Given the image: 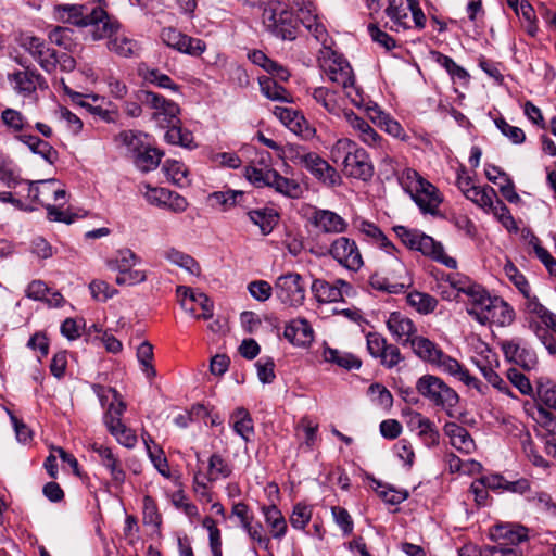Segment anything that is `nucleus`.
Listing matches in <instances>:
<instances>
[{"instance_id":"c9c22d12","label":"nucleus","mask_w":556,"mask_h":556,"mask_svg":"<svg viewBox=\"0 0 556 556\" xmlns=\"http://www.w3.org/2000/svg\"><path fill=\"white\" fill-rule=\"evenodd\" d=\"M108 48L110 51L118 54L123 58H129L136 55L139 50V45L136 40L130 39L124 35L115 33V35L109 40Z\"/></svg>"},{"instance_id":"f257e3e1","label":"nucleus","mask_w":556,"mask_h":556,"mask_svg":"<svg viewBox=\"0 0 556 556\" xmlns=\"http://www.w3.org/2000/svg\"><path fill=\"white\" fill-rule=\"evenodd\" d=\"M410 348L416 356L424 362L437 366L441 371L453 376L467 387L477 389L480 393L485 392V386L480 380L471 376L457 359L445 354L438 344L428 338L418 336L412 341Z\"/></svg>"},{"instance_id":"f03ea898","label":"nucleus","mask_w":556,"mask_h":556,"mask_svg":"<svg viewBox=\"0 0 556 556\" xmlns=\"http://www.w3.org/2000/svg\"><path fill=\"white\" fill-rule=\"evenodd\" d=\"M262 23L271 36L281 40L296 38L298 23L292 12L278 1H269L263 9Z\"/></svg>"},{"instance_id":"774afa93","label":"nucleus","mask_w":556,"mask_h":556,"mask_svg":"<svg viewBox=\"0 0 556 556\" xmlns=\"http://www.w3.org/2000/svg\"><path fill=\"white\" fill-rule=\"evenodd\" d=\"M368 392L370 393L372 401L380 407L389 409L393 405V395L391 392L380 383H374L369 387Z\"/></svg>"},{"instance_id":"9d476101","label":"nucleus","mask_w":556,"mask_h":556,"mask_svg":"<svg viewBox=\"0 0 556 556\" xmlns=\"http://www.w3.org/2000/svg\"><path fill=\"white\" fill-rule=\"evenodd\" d=\"M369 354L380 359V364L387 368H393L403 361L400 349L388 343L386 338L377 332H369L366 337Z\"/></svg>"},{"instance_id":"4468645a","label":"nucleus","mask_w":556,"mask_h":556,"mask_svg":"<svg viewBox=\"0 0 556 556\" xmlns=\"http://www.w3.org/2000/svg\"><path fill=\"white\" fill-rule=\"evenodd\" d=\"M321 68L332 83L345 85L354 74L345 59L334 51L327 49L321 58Z\"/></svg>"},{"instance_id":"aec40b11","label":"nucleus","mask_w":556,"mask_h":556,"mask_svg":"<svg viewBox=\"0 0 556 556\" xmlns=\"http://www.w3.org/2000/svg\"><path fill=\"white\" fill-rule=\"evenodd\" d=\"M410 198L417 204L424 214L437 215L439 205L442 202V195L437 187L426 180L421 188L410 194Z\"/></svg>"},{"instance_id":"4be33fe9","label":"nucleus","mask_w":556,"mask_h":556,"mask_svg":"<svg viewBox=\"0 0 556 556\" xmlns=\"http://www.w3.org/2000/svg\"><path fill=\"white\" fill-rule=\"evenodd\" d=\"M311 220L317 229L331 235L343 233L349 226L344 218L330 210H316Z\"/></svg>"},{"instance_id":"c85d7f7f","label":"nucleus","mask_w":556,"mask_h":556,"mask_svg":"<svg viewBox=\"0 0 556 556\" xmlns=\"http://www.w3.org/2000/svg\"><path fill=\"white\" fill-rule=\"evenodd\" d=\"M444 431L450 438L451 444L459 452L470 454L475 451V441L463 426L456 422H447L444 426Z\"/></svg>"},{"instance_id":"39448f33","label":"nucleus","mask_w":556,"mask_h":556,"mask_svg":"<svg viewBox=\"0 0 556 556\" xmlns=\"http://www.w3.org/2000/svg\"><path fill=\"white\" fill-rule=\"evenodd\" d=\"M140 258L129 249L119 250L116 256L108 265L110 269L117 271L115 282L118 286H135L146 281L147 274L135 269Z\"/></svg>"},{"instance_id":"473e14b6","label":"nucleus","mask_w":556,"mask_h":556,"mask_svg":"<svg viewBox=\"0 0 556 556\" xmlns=\"http://www.w3.org/2000/svg\"><path fill=\"white\" fill-rule=\"evenodd\" d=\"M311 289L319 303H332L342 300V290L337 285H331L324 279H314Z\"/></svg>"},{"instance_id":"7ed1b4c3","label":"nucleus","mask_w":556,"mask_h":556,"mask_svg":"<svg viewBox=\"0 0 556 556\" xmlns=\"http://www.w3.org/2000/svg\"><path fill=\"white\" fill-rule=\"evenodd\" d=\"M374 289L388 293H401L412 285L405 265L396 257H391L386 267L370 276Z\"/></svg>"},{"instance_id":"2f4dec72","label":"nucleus","mask_w":556,"mask_h":556,"mask_svg":"<svg viewBox=\"0 0 556 556\" xmlns=\"http://www.w3.org/2000/svg\"><path fill=\"white\" fill-rule=\"evenodd\" d=\"M250 220L260 227L263 235H269L279 222V214L271 207L249 210L247 212Z\"/></svg>"},{"instance_id":"c756f323","label":"nucleus","mask_w":556,"mask_h":556,"mask_svg":"<svg viewBox=\"0 0 556 556\" xmlns=\"http://www.w3.org/2000/svg\"><path fill=\"white\" fill-rule=\"evenodd\" d=\"M17 139L25 143L33 153L40 155L49 164L53 165L58 161L59 153L48 141L27 134L18 135Z\"/></svg>"},{"instance_id":"09e8293b","label":"nucleus","mask_w":556,"mask_h":556,"mask_svg":"<svg viewBox=\"0 0 556 556\" xmlns=\"http://www.w3.org/2000/svg\"><path fill=\"white\" fill-rule=\"evenodd\" d=\"M262 93L273 101L290 102L288 91L280 86L275 79L265 77L260 79Z\"/></svg>"},{"instance_id":"4d7b16f0","label":"nucleus","mask_w":556,"mask_h":556,"mask_svg":"<svg viewBox=\"0 0 556 556\" xmlns=\"http://www.w3.org/2000/svg\"><path fill=\"white\" fill-rule=\"evenodd\" d=\"M108 430L125 447L131 448L137 444V435L122 421H114V425L108 427Z\"/></svg>"},{"instance_id":"864d4df0","label":"nucleus","mask_w":556,"mask_h":556,"mask_svg":"<svg viewBox=\"0 0 556 556\" xmlns=\"http://www.w3.org/2000/svg\"><path fill=\"white\" fill-rule=\"evenodd\" d=\"M485 210L492 212L507 230H517L516 222L508 207L498 198L492 199V204L488 205Z\"/></svg>"},{"instance_id":"de8ad7c7","label":"nucleus","mask_w":556,"mask_h":556,"mask_svg":"<svg viewBox=\"0 0 556 556\" xmlns=\"http://www.w3.org/2000/svg\"><path fill=\"white\" fill-rule=\"evenodd\" d=\"M432 55H433L435 62L450 74L452 79H458L460 81H468V79H469L468 72L464 67L456 64L452 58H450L441 52H438V51L432 52Z\"/></svg>"},{"instance_id":"a211bd4d","label":"nucleus","mask_w":556,"mask_h":556,"mask_svg":"<svg viewBox=\"0 0 556 556\" xmlns=\"http://www.w3.org/2000/svg\"><path fill=\"white\" fill-rule=\"evenodd\" d=\"M303 167L316 179L329 187L338 186L341 182V177L338 172L315 152L309 154Z\"/></svg>"},{"instance_id":"e2e57ef3","label":"nucleus","mask_w":556,"mask_h":556,"mask_svg":"<svg viewBox=\"0 0 556 556\" xmlns=\"http://www.w3.org/2000/svg\"><path fill=\"white\" fill-rule=\"evenodd\" d=\"M300 21L303 26L314 36V38L326 47L327 30L325 26L318 22L316 13L313 12L308 15H303Z\"/></svg>"},{"instance_id":"cd10ccee","label":"nucleus","mask_w":556,"mask_h":556,"mask_svg":"<svg viewBox=\"0 0 556 556\" xmlns=\"http://www.w3.org/2000/svg\"><path fill=\"white\" fill-rule=\"evenodd\" d=\"M366 114L375 125L389 135L399 138L403 134V128L400 123L382 111L377 103L366 105Z\"/></svg>"},{"instance_id":"69168bd1","label":"nucleus","mask_w":556,"mask_h":556,"mask_svg":"<svg viewBox=\"0 0 556 556\" xmlns=\"http://www.w3.org/2000/svg\"><path fill=\"white\" fill-rule=\"evenodd\" d=\"M274 114L289 128L296 131L301 128V124L304 122V117L295 110L275 106Z\"/></svg>"},{"instance_id":"2eb2a0df","label":"nucleus","mask_w":556,"mask_h":556,"mask_svg":"<svg viewBox=\"0 0 556 556\" xmlns=\"http://www.w3.org/2000/svg\"><path fill=\"white\" fill-rule=\"evenodd\" d=\"M22 46L45 72H55L56 51L48 47L45 40L30 36L24 38Z\"/></svg>"},{"instance_id":"603ef678","label":"nucleus","mask_w":556,"mask_h":556,"mask_svg":"<svg viewBox=\"0 0 556 556\" xmlns=\"http://www.w3.org/2000/svg\"><path fill=\"white\" fill-rule=\"evenodd\" d=\"M407 303L420 314L432 313L438 305L435 298L418 291L410 292L407 295Z\"/></svg>"},{"instance_id":"e433bc0d","label":"nucleus","mask_w":556,"mask_h":556,"mask_svg":"<svg viewBox=\"0 0 556 556\" xmlns=\"http://www.w3.org/2000/svg\"><path fill=\"white\" fill-rule=\"evenodd\" d=\"M538 400L548 408L556 409V384L547 377L535 379V393Z\"/></svg>"},{"instance_id":"7c9ffc66","label":"nucleus","mask_w":556,"mask_h":556,"mask_svg":"<svg viewBox=\"0 0 556 556\" xmlns=\"http://www.w3.org/2000/svg\"><path fill=\"white\" fill-rule=\"evenodd\" d=\"M268 187L275 189L276 192L281 193L289 198H300L302 188L294 179H289L281 176L276 169H270L267 174Z\"/></svg>"},{"instance_id":"9b49d317","label":"nucleus","mask_w":556,"mask_h":556,"mask_svg":"<svg viewBox=\"0 0 556 556\" xmlns=\"http://www.w3.org/2000/svg\"><path fill=\"white\" fill-rule=\"evenodd\" d=\"M161 39L166 46L192 56H199L206 50L203 40L185 35L173 27L163 28Z\"/></svg>"},{"instance_id":"338daca9","label":"nucleus","mask_w":556,"mask_h":556,"mask_svg":"<svg viewBox=\"0 0 556 556\" xmlns=\"http://www.w3.org/2000/svg\"><path fill=\"white\" fill-rule=\"evenodd\" d=\"M504 273L507 276V278L520 291V293L523 296H528V293L531 292L530 286L526 277L518 270V268L511 262L508 261L504 265Z\"/></svg>"},{"instance_id":"a18cd8bd","label":"nucleus","mask_w":556,"mask_h":556,"mask_svg":"<svg viewBox=\"0 0 556 556\" xmlns=\"http://www.w3.org/2000/svg\"><path fill=\"white\" fill-rule=\"evenodd\" d=\"M312 96L328 113L339 115L341 108L334 91L325 87H317L313 90Z\"/></svg>"},{"instance_id":"b1692460","label":"nucleus","mask_w":556,"mask_h":556,"mask_svg":"<svg viewBox=\"0 0 556 556\" xmlns=\"http://www.w3.org/2000/svg\"><path fill=\"white\" fill-rule=\"evenodd\" d=\"M344 117L361 141L371 148H382V138L366 121L353 111H344Z\"/></svg>"},{"instance_id":"0eeeda50","label":"nucleus","mask_w":556,"mask_h":556,"mask_svg":"<svg viewBox=\"0 0 556 556\" xmlns=\"http://www.w3.org/2000/svg\"><path fill=\"white\" fill-rule=\"evenodd\" d=\"M327 253L338 264L348 270L358 271L364 265L362 253L355 240L348 237L336 238L327 250Z\"/></svg>"},{"instance_id":"8fccbe9b","label":"nucleus","mask_w":556,"mask_h":556,"mask_svg":"<svg viewBox=\"0 0 556 556\" xmlns=\"http://www.w3.org/2000/svg\"><path fill=\"white\" fill-rule=\"evenodd\" d=\"M446 281L454 290L457 291V293L467 295L469 301L473 298V294H476V292H478V290L482 287L472 282L468 277L457 273L450 274L446 278Z\"/></svg>"},{"instance_id":"ddd939ff","label":"nucleus","mask_w":556,"mask_h":556,"mask_svg":"<svg viewBox=\"0 0 556 556\" xmlns=\"http://www.w3.org/2000/svg\"><path fill=\"white\" fill-rule=\"evenodd\" d=\"M27 198L43 206L65 199L66 191L60 188L56 179H45L38 181H26Z\"/></svg>"},{"instance_id":"f704fd0d","label":"nucleus","mask_w":556,"mask_h":556,"mask_svg":"<svg viewBox=\"0 0 556 556\" xmlns=\"http://www.w3.org/2000/svg\"><path fill=\"white\" fill-rule=\"evenodd\" d=\"M323 357L326 362L336 364L348 370L358 369L362 365L361 359L355 355L329 346L324 349Z\"/></svg>"},{"instance_id":"5701e85b","label":"nucleus","mask_w":556,"mask_h":556,"mask_svg":"<svg viewBox=\"0 0 556 556\" xmlns=\"http://www.w3.org/2000/svg\"><path fill=\"white\" fill-rule=\"evenodd\" d=\"M283 336L293 345L306 348L314 340V330L305 318H295L286 325Z\"/></svg>"},{"instance_id":"0e129e2a","label":"nucleus","mask_w":556,"mask_h":556,"mask_svg":"<svg viewBox=\"0 0 556 556\" xmlns=\"http://www.w3.org/2000/svg\"><path fill=\"white\" fill-rule=\"evenodd\" d=\"M507 378L510 383L516 387L521 394L528 396H534L535 389L532 387L530 378L516 368H509L507 370Z\"/></svg>"},{"instance_id":"393cba45","label":"nucleus","mask_w":556,"mask_h":556,"mask_svg":"<svg viewBox=\"0 0 556 556\" xmlns=\"http://www.w3.org/2000/svg\"><path fill=\"white\" fill-rule=\"evenodd\" d=\"M393 230L409 249L419 251L425 255L426 253L432 252V248L434 247V239L432 237L404 226H395Z\"/></svg>"},{"instance_id":"72a5a7b5","label":"nucleus","mask_w":556,"mask_h":556,"mask_svg":"<svg viewBox=\"0 0 556 556\" xmlns=\"http://www.w3.org/2000/svg\"><path fill=\"white\" fill-rule=\"evenodd\" d=\"M408 5H404L401 0H392L389 1V5L386 9V14L391 20L392 25L390 29L393 31H399L400 29L406 30L410 26L408 24Z\"/></svg>"},{"instance_id":"bf43d9fd","label":"nucleus","mask_w":556,"mask_h":556,"mask_svg":"<svg viewBox=\"0 0 556 556\" xmlns=\"http://www.w3.org/2000/svg\"><path fill=\"white\" fill-rule=\"evenodd\" d=\"M465 197L478 206L485 210L488 205L492 204V199L496 198V193L495 190L490 186H475L467 194H465Z\"/></svg>"},{"instance_id":"412c9836","label":"nucleus","mask_w":556,"mask_h":556,"mask_svg":"<svg viewBox=\"0 0 556 556\" xmlns=\"http://www.w3.org/2000/svg\"><path fill=\"white\" fill-rule=\"evenodd\" d=\"M387 327L396 341L403 345L408 343L410 345L412 341L418 337L413 320L397 312L391 313L387 321Z\"/></svg>"},{"instance_id":"20e7f679","label":"nucleus","mask_w":556,"mask_h":556,"mask_svg":"<svg viewBox=\"0 0 556 556\" xmlns=\"http://www.w3.org/2000/svg\"><path fill=\"white\" fill-rule=\"evenodd\" d=\"M416 390L430 403L446 410L454 408L459 401L456 391L433 375L420 377L416 382Z\"/></svg>"},{"instance_id":"5fc2aeb1","label":"nucleus","mask_w":556,"mask_h":556,"mask_svg":"<svg viewBox=\"0 0 556 556\" xmlns=\"http://www.w3.org/2000/svg\"><path fill=\"white\" fill-rule=\"evenodd\" d=\"M73 29L62 26H55L48 34L49 41L67 51H73L76 42L73 39Z\"/></svg>"},{"instance_id":"f3484780","label":"nucleus","mask_w":556,"mask_h":556,"mask_svg":"<svg viewBox=\"0 0 556 556\" xmlns=\"http://www.w3.org/2000/svg\"><path fill=\"white\" fill-rule=\"evenodd\" d=\"M343 172L349 177L363 181L369 180L374 175V165L366 150L356 144L353 153L343 165Z\"/></svg>"},{"instance_id":"79ce46f5","label":"nucleus","mask_w":556,"mask_h":556,"mask_svg":"<svg viewBox=\"0 0 556 556\" xmlns=\"http://www.w3.org/2000/svg\"><path fill=\"white\" fill-rule=\"evenodd\" d=\"M514 319L515 312L513 307L500 296H495V305H493L492 314L490 315V324L505 327L509 326Z\"/></svg>"},{"instance_id":"a878e982","label":"nucleus","mask_w":556,"mask_h":556,"mask_svg":"<svg viewBox=\"0 0 556 556\" xmlns=\"http://www.w3.org/2000/svg\"><path fill=\"white\" fill-rule=\"evenodd\" d=\"M208 202L213 207H219L223 212H227L236 206L248 208L247 194L238 190L214 191L208 194Z\"/></svg>"},{"instance_id":"49530a36","label":"nucleus","mask_w":556,"mask_h":556,"mask_svg":"<svg viewBox=\"0 0 556 556\" xmlns=\"http://www.w3.org/2000/svg\"><path fill=\"white\" fill-rule=\"evenodd\" d=\"M232 472L231 466L219 454H213L208 459L207 479L216 481L228 478Z\"/></svg>"},{"instance_id":"423d86ee","label":"nucleus","mask_w":556,"mask_h":556,"mask_svg":"<svg viewBox=\"0 0 556 556\" xmlns=\"http://www.w3.org/2000/svg\"><path fill=\"white\" fill-rule=\"evenodd\" d=\"M274 292L281 304L296 308L303 305L306 290L300 274L287 273L276 279Z\"/></svg>"},{"instance_id":"ea45409f","label":"nucleus","mask_w":556,"mask_h":556,"mask_svg":"<svg viewBox=\"0 0 556 556\" xmlns=\"http://www.w3.org/2000/svg\"><path fill=\"white\" fill-rule=\"evenodd\" d=\"M164 257L172 264L179 266L192 275L200 274L198 262L189 254H186L175 248L164 251Z\"/></svg>"},{"instance_id":"6e6d98bb","label":"nucleus","mask_w":556,"mask_h":556,"mask_svg":"<svg viewBox=\"0 0 556 556\" xmlns=\"http://www.w3.org/2000/svg\"><path fill=\"white\" fill-rule=\"evenodd\" d=\"M525 299L526 313L538 317L544 325L553 319L555 314L548 311L535 295L531 294V292H529L528 296H525Z\"/></svg>"},{"instance_id":"680f3d73","label":"nucleus","mask_w":556,"mask_h":556,"mask_svg":"<svg viewBox=\"0 0 556 556\" xmlns=\"http://www.w3.org/2000/svg\"><path fill=\"white\" fill-rule=\"evenodd\" d=\"M425 181L426 179L412 168H405L399 175L400 185L409 195L421 188Z\"/></svg>"},{"instance_id":"58836bf2","label":"nucleus","mask_w":556,"mask_h":556,"mask_svg":"<svg viewBox=\"0 0 556 556\" xmlns=\"http://www.w3.org/2000/svg\"><path fill=\"white\" fill-rule=\"evenodd\" d=\"M162 156L163 153L157 149L143 147L136 155H134V162L140 170L150 172L159 166Z\"/></svg>"},{"instance_id":"a19ab883","label":"nucleus","mask_w":556,"mask_h":556,"mask_svg":"<svg viewBox=\"0 0 556 556\" xmlns=\"http://www.w3.org/2000/svg\"><path fill=\"white\" fill-rule=\"evenodd\" d=\"M231 420L235 432L248 442L254 432L253 420L249 412L243 407H239L231 415Z\"/></svg>"},{"instance_id":"bb28decb","label":"nucleus","mask_w":556,"mask_h":556,"mask_svg":"<svg viewBox=\"0 0 556 556\" xmlns=\"http://www.w3.org/2000/svg\"><path fill=\"white\" fill-rule=\"evenodd\" d=\"M14 84V89L24 96H29L36 91L37 87L45 84L43 77L37 71H18L8 76Z\"/></svg>"},{"instance_id":"4c0bfd02","label":"nucleus","mask_w":556,"mask_h":556,"mask_svg":"<svg viewBox=\"0 0 556 556\" xmlns=\"http://www.w3.org/2000/svg\"><path fill=\"white\" fill-rule=\"evenodd\" d=\"M90 33L93 40H101L103 38L111 39L117 31L119 24L112 20L104 11V15L98 21H92Z\"/></svg>"},{"instance_id":"c03bdc74","label":"nucleus","mask_w":556,"mask_h":556,"mask_svg":"<svg viewBox=\"0 0 556 556\" xmlns=\"http://www.w3.org/2000/svg\"><path fill=\"white\" fill-rule=\"evenodd\" d=\"M266 523L271 528L273 536L276 539L282 538L287 531V522L281 511L275 506L270 505L263 508Z\"/></svg>"},{"instance_id":"37998d69","label":"nucleus","mask_w":556,"mask_h":556,"mask_svg":"<svg viewBox=\"0 0 556 556\" xmlns=\"http://www.w3.org/2000/svg\"><path fill=\"white\" fill-rule=\"evenodd\" d=\"M459 556H521L517 549H508L502 545L484 546L477 549L475 546H464L459 549Z\"/></svg>"},{"instance_id":"dca6fc26","label":"nucleus","mask_w":556,"mask_h":556,"mask_svg":"<svg viewBox=\"0 0 556 556\" xmlns=\"http://www.w3.org/2000/svg\"><path fill=\"white\" fill-rule=\"evenodd\" d=\"M146 199L150 204L167 208L174 213H182L189 205L186 198L166 188H149Z\"/></svg>"},{"instance_id":"f8f14e48","label":"nucleus","mask_w":556,"mask_h":556,"mask_svg":"<svg viewBox=\"0 0 556 556\" xmlns=\"http://www.w3.org/2000/svg\"><path fill=\"white\" fill-rule=\"evenodd\" d=\"M528 529L518 523L496 525L490 531V539L495 545H502L508 549H517L523 556L519 544L528 540Z\"/></svg>"},{"instance_id":"13d9d810","label":"nucleus","mask_w":556,"mask_h":556,"mask_svg":"<svg viewBox=\"0 0 556 556\" xmlns=\"http://www.w3.org/2000/svg\"><path fill=\"white\" fill-rule=\"evenodd\" d=\"M355 147L356 143L348 138L339 139L330 151L332 162L343 166L353 153Z\"/></svg>"},{"instance_id":"052dcab7","label":"nucleus","mask_w":556,"mask_h":556,"mask_svg":"<svg viewBox=\"0 0 556 556\" xmlns=\"http://www.w3.org/2000/svg\"><path fill=\"white\" fill-rule=\"evenodd\" d=\"M376 484L375 491L379 497L390 505H397L404 502L408 497L407 491H399L390 486L383 485L381 482L374 480Z\"/></svg>"},{"instance_id":"6ab92c4d","label":"nucleus","mask_w":556,"mask_h":556,"mask_svg":"<svg viewBox=\"0 0 556 556\" xmlns=\"http://www.w3.org/2000/svg\"><path fill=\"white\" fill-rule=\"evenodd\" d=\"M493 305H495V296H491L489 292L481 287L473 298L469 301L467 313L481 325L490 324V315Z\"/></svg>"},{"instance_id":"1a4fd4ad","label":"nucleus","mask_w":556,"mask_h":556,"mask_svg":"<svg viewBox=\"0 0 556 556\" xmlns=\"http://www.w3.org/2000/svg\"><path fill=\"white\" fill-rule=\"evenodd\" d=\"M501 348L506 359L520 366L522 369L530 371L536 367V354L522 339L504 340L501 342Z\"/></svg>"},{"instance_id":"3c124183","label":"nucleus","mask_w":556,"mask_h":556,"mask_svg":"<svg viewBox=\"0 0 556 556\" xmlns=\"http://www.w3.org/2000/svg\"><path fill=\"white\" fill-rule=\"evenodd\" d=\"M357 229L366 237L374 239L381 248L386 249L388 253H391V251L395 249L392 242L389 241L386 235L375 224L362 220L357 225Z\"/></svg>"},{"instance_id":"6e6552de","label":"nucleus","mask_w":556,"mask_h":556,"mask_svg":"<svg viewBox=\"0 0 556 556\" xmlns=\"http://www.w3.org/2000/svg\"><path fill=\"white\" fill-rule=\"evenodd\" d=\"M54 18L61 23L72 24L78 27H88L92 21H99L104 15L101 7H96L90 13L85 12L80 4H58L53 9Z\"/></svg>"}]
</instances>
